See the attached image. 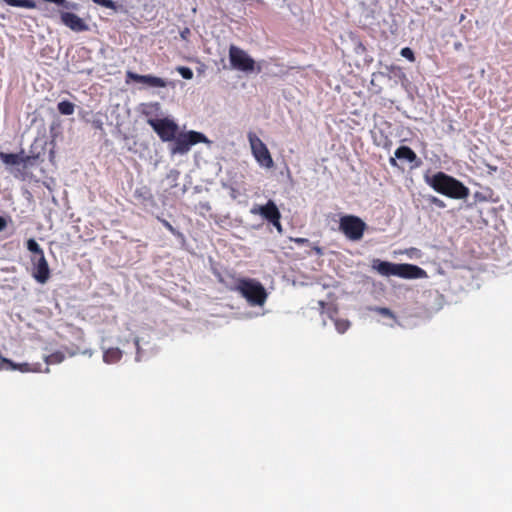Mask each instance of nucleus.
Segmentation results:
<instances>
[{
    "label": "nucleus",
    "instance_id": "f257e3e1",
    "mask_svg": "<svg viewBox=\"0 0 512 512\" xmlns=\"http://www.w3.org/2000/svg\"><path fill=\"white\" fill-rule=\"evenodd\" d=\"M426 183L437 193L452 199H466L470 190L461 181L442 171L425 177Z\"/></svg>",
    "mask_w": 512,
    "mask_h": 512
},
{
    "label": "nucleus",
    "instance_id": "f03ea898",
    "mask_svg": "<svg viewBox=\"0 0 512 512\" xmlns=\"http://www.w3.org/2000/svg\"><path fill=\"white\" fill-rule=\"evenodd\" d=\"M373 270L377 271L382 276H397L403 279H420L427 276V273L421 267L409 263H392L382 261L378 258L373 259L371 262Z\"/></svg>",
    "mask_w": 512,
    "mask_h": 512
},
{
    "label": "nucleus",
    "instance_id": "7ed1b4c3",
    "mask_svg": "<svg viewBox=\"0 0 512 512\" xmlns=\"http://www.w3.org/2000/svg\"><path fill=\"white\" fill-rule=\"evenodd\" d=\"M231 289L240 293L251 306H263L268 297L265 287L251 278H238Z\"/></svg>",
    "mask_w": 512,
    "mask_h": 512
},
{
    "label": "nucleus",
    "instance_id": "20e7f679",
    "mask_svg": "<svg viewBox=\"0 0 512 512\" xmlns=\"http://www.w3.org/2000/svg\"><path fill=\"white\" fill-rule=\"evenodd\" d=\"M209 140L207 137L197 131H188L177 133L175 138L173 139V143L170 147V151L172 154H186L191 149L193 145L198 143H208Z\"/></svg>",
    "mask_w": 512,
    "mask_h": 512
},
{
    "label": "nucleus",
    "instance_id": "39448f33",
    "mask_svg": "<svg viewBox=\"0 0 512 512\" xmlns=\"http://www.w3.org/2000/svg\"><path fill=\"white\" fill-rule=\"evenodd\" d=\"M366 229L367 224L356 215H343L339 219V231L350 241H360Z\"/></svg>",
    "mask_w": 512,
    "mask_h": 512
},
{
    "label": "nucleus",
    "instance_id": "423d86ee",
    "mask_svg": "<svg viewBox=\"0 0 512 512\" xmlns=\"http://www.w3.org/2000/svg\"><path fill=\"white\" fill-rule=\"evenodd\" d=\"M248 140L251 152L257 163L264 168L270 169L274 166L273 158L266 144L253 132L248 133Z\"/></svg>",
    "mask_w": 512,
    "mask_h": 512
},
{
    "label": "nucleus",
    "instance_id": "0eeeda50",
    "mask_svg": "<svg viewBox=\"0 0 512 512\" xmlns=\"http://www.w3.org/2000/svg\"><path fill=\"white\" fill-rule=\"evenodd\" d=\"M229 61L232 68L238 71L251 73L255 70V60L246 51L235 45L229 47Z\"/></svg>",
    "mask_w": 512,
    "mask_h": 512
},
{
    "label": "nucleus",
    "instance_id": "6e6552de",
    "mask_svg": "<svg viewBox=\"0 0 512 512\" xmlns=\"http://www.w3.org/2000/svg\"><path fill=\"white\" fill-rule=\"evenodd\" d=\"M147 123L153 128L163 142L173 141L179 130L178 125L169 118H151L147 120Z\"/></svg>",
    "mask_w": 512,
    "mask_h": 512
},
{
    "label": "nucleus",
    "instance_id": "1a4fd4ad",
    "mask_svg": "<svg viewBox=\"0 0 512 512\" xmlns=\"http://www.w3.org/2000/svg\"><path fill=\"white\" fill-rule=\"evenodd\" d=\"M31 263L33 265L32 275L34 279L38 283H46L50 278V269L45 255L31 256Z\"/></svg>",
    "mask_w": 512,
    "mask_h": 512
},
{
    "label": "nucleus",
    "instance_id": "9d476101",
    "mask_svg": "<svg viewBox=\"0 0 512 512\" xmlns=\"http://www.w3.org/2000/svg\"><path fill=\"white\" fill-rule=\"evenodd\" d=\"M126 77L128 80H131L135 83L144 84L148 87L165 88L167 86L166 80L154 75H140L132 71H127Z\"/></svg>",
    "mask_w": 512,
    "mask_h": 512
},
{
    "label": "nucleus",
    "instance_id": "9b49d317",
    "mask_svg": "<svg viewBox=\"0 0 512 512\" xmlns=\"http://www.w3.org/2000/svg\"><path fill=\"white\" fill-rule=\"evenodd\" d=\"M251 213L261 215L268 222L281 218V213L272 200H268L265 205L253 207Z\"/></svg>",
    "mask_w": 512,
    "mask_h": 512
},
{
    "label": "nucleus",
    "instance_id": "f8f14e48",
    "mask_svg": "<svg viewBox=\"0 0 512 512\" xmlns=\"http://www.w3.org/2000/svg\"><path fill=\"white\" fill-rule=\"evenodd\" d=\"M61 22L75 32H82L88 29V25L78 15L72 12H61Z\"/></svg>",
    "mask_w": 512,
    "mask_h": 512
},
{
    "label": "nucleus",
    "instance_id": "ddd939ff",
    "mask_svg": "<svg viewBox=\"0 0 512 512\" xmlns=\"http://www.w3.org/2000/svg\"><path fill=\"white\" fill-rule=\"evenodd\" d=\"M394 155L399 160H404L409 163L417 162L416 166L420 164V160L418 159L416 153L408 146H400L398 147Z\"/></svg>",
    "mask_w": 512,
    "mask_h": 512
},
{
    "label": "nucleus",
    "instance_id": "4468645a",
    "mask_svg": "<svg viewBox=\"0 0 512 512\" xmlns=\"http://www.w3.org/2000/svg\"><path fill=\"white\" fill-rule=\"evenodd\" d=\"M134 197L141 203H151L154 201L153 194L147 186L136 188L134 191Z\"/></svg>",
    "mask_w": 512,
    "mask_h": 512
},
{
    "label": "nucleus",
    "instance_id": "2eb2a0df",
    "mask_svg": "<svg viewBox=\"0 0 512 512\" xmlns=\"http://www.w3.org/2000/svg\"><path fill=\"white\" fill-rule=\"evenodd\" d=\"M0 159L7 165H18L21 162H27L30 157L22 158L20 155L15 153H4L0 152Z\"/></svg>",
    "mask_w": 512,
    "mask_h": 512
},
{
    "label": "nucleus",
    "instance_id": "dca6fc26",
    "mask_svg": "<svg viewBox=\"0 0 512 512\" xmlns=\"http://www.w3.org/2000/svg\"><path fill=\"white\" fill-rule=\"evenodd\" d=\"M122 357V352L118 348H112L105 351L103 359L106 363L118 362Z\"/></svg>",
    "mask_w": 512,
    "mask_h": 512
},
{
    "label": "nucleus",
    "instance_id": "f3484780",
    "mask_svg": "<svg viewBox=\"0 0 512 512\" xmlns=\"http://www.w3.org/2000/svg\"><path fill=\"white\" fill-rule=\"evenodd\" d=\"M6 4L13 7H23L28 9H34L36 3L33 0H3Z\"/></svg>",
    "mask_w": 512,
    "mask_h": 512
},
{
    "label": "nucleus",
    "instance_id": "a211bd4d",
    "mask_svg": "<svg viewBox=\"0 0 512 512\" xmlns=\"http://www.w3.org/2000/svg\"><path fill=\"white\" fill-rule=\"evenodd\" d=\"M57 109L62 115H72L75 111V105L70 101L64 100L58 103Z\"/></svg>",
    "mask_w": 512,
    "mask_h": 512
},
{
    "label": "nucleus",
    "instance_id": "6ab92c4d",
    "mask_svg": "<svg viewBox=\"0 0 512 512\" xmlns=\"http://www.w3.org/2000/svg\"><path fill=\"white\" fill-rule=\"evenodd\" d=\"M27 249L32 253V256H40L44 254L43 249L34 239L27 241Z\"/></svg>",
    "mask_w": 512,
    "mask_h": 512
},
{
    "label": "nucleus",
    "instance_id": "aec40b11",
    "mask_svg": "<svg viewBox=\"0 0 512 512\" xmlns=\"http://www.w3.org/2000/svg\"><path fill=\"white\" fill-rule=\"evenodd\" d=\"M157 220L170 232L172 233L174 236L178 237V238H183V234L177 230L176 228H174L171 223L169 221H167L166 219L164 218H161L160 216H157Z\"/></svg>",
    "mask_w": 512,
    "mask_h": 512
},
{
    "label": "nucleus",
    "instance_id": "412c9836",
    "mask_svg": "<svg viewBox=\"0 0 512 512\" xmlns=\"http://www.w3.org/2000/svg\"><path fill=\"white\" fill-rule=\"evenodd\" d=\"M65 358V355L60 352V351H57V352H54L48 356H46L45 358V362L50 365V364H58V363H61Z\"/></svg>",
    "mask_w": 512,
    "mask_h": 512
},
{
    "label": "nucleus",
    "instance_id": "4be33fe9",
    "mask_svg": "<svg viewBox=\"0 0 512 512\" xmlns=\"http://www.w3.org/2000/svg\"><path fill=\"white\" fill-rule=\"evenodd\" d=\"M334 324L336 330L341 334L345 333L350 327V322L346 319H336Z\"/></svg>",
    "mask_w": 512,
    "mask_h": 512
},
{
    "label": "nucleus",
    "instance_id": "5701e85b",
    "mask_svg": "<svg viewBox=\"0 0 512 512\" xmlns=\"http://www.w3.org/2000/svg\"><path fill=\"white\" fill-rule=\"evenodd\" d=\"M3 362L8 364L12 369H18L21 372H29V371H31V369L29 368V364H27V363L15 364L11 360L5 359V358L3 359Z\"/></svg>",
    "mask_w": 512,
    "mask_h": 512
},
{
    "label": "nucleus",
    "instance_id": "b1692460",
    "mask_svg": "<svg viewBox=\"0 0 512 512\" xmlns=\"http://www.w3.org/2000/svg\"><path fill=\"white\" fill-rule=\"evenodd\" d=\"M176 70L184 79L190 80L193 78V71L189 67L179 66Z\"/></svg>",
    "mask_w": 512,
    "mask_h": 512
},
{
    "label": "nucleus",
    "instance_id": "393cba45",
    "mask_svg": "<svg viewBox=\"0 0 512 512\" xmlns=\"http://www.w3.org/2000/svg\"><path fill=\"white\" fill-rule=\"evenodd\" d=\"M92 1L95 4L100 5L102 7H105V8H108V9H112V10H116L117 9L116 2H114L112 0H92Z\"/></svg>",
    "mask_w": 512,
    "mask_h": 512
},
{
    "label": "nucleus",
    "instance_id": "a878e982",
    "mask_svg": "<svg viewBox=\"0 0 512 512\" xmlns=\"http://www.w3.org/2000/svg\"><path fill=\"white\" fill-rule=\"evenodd\" d=\"M400 54L402 57L406 58L407 60H409L410 62H414L415 61V55H414V52L411 48L409 47H404L401 49L400 51Z\"/></svg>",
    "mask_w": 512,
    "mask_h": 512
},
{
    "label": "nucleus",
    "instance_id": "bb28decb",
    "mask_svg": "<svg viewBox=\"0 0 512 512\" xmlns=\"http://www.w3.org/2000/svg\"><path fill=\"white\" fill-rule=\"evenodd\" d=\"M430 202L432 204H434L435 206L439 207V208H444L445 207V203L443 202V200L437 198V197H432L430 199Z\"/></svg>",
    "mask_w": 512,
    "mask_h": 512
},
{
    "label": "nucleus",
    "instance_id": "cd10ccee",
    "mask_svg": "<svg viewBox=\"0 0 512 512\" xmlns=\"http://www.w3.org/2000/svg\"><path fill=\"white\" fill-rule=\"evenodd\" d=\"M190 34H191V31L189 28L185 27L183 30L180 31V37L185 40V41H188L189 37H190Z\"/></svg>",
    "mask_w": 512,
    "mask_h": 512
},
{
    "label": "nucleus",
    "instance_id": "c85d7f7f",
    "mask_svg": "<svg viewBox=\"0 0 512 512\" xmlns=\"http://www.w3.org/2000/svg\"><path fill=\"white\" fill-rule=\"evenodd\" d=\"M280 220L281 218H277V220H273L270 223L277 229L279 233H282L283 227Z\"/></svg>",
    "mask_w": 512,
    "mask_h": 512
},
{
    "label": "nucleus",
    "instance_id": "c756f323",
    "mask_svg": "<svg viewBox=\"0 0 512 512\" xmlns=\"http://www.w3.org/2000/svg\"><path fill=\"white\" fill-rule=\"evenodd\" d=\"M377 310L383 316H388V317H392V318L394 317L393 313L391 312V310L389 308H378Z\"/></svg>",
    "mask_w": 512,
    "mask_h": 512
},
{
    "label": "nucleus",
    "instance_id": "7c9ffc66",
    "mask_svg": "<svg viewBox=\"0 0 512 512\" xmlns=\"http://www.w3.org/2000/svg\"><path fill=\"white\" fill-rule=\"evenodd\" d=\"M292 241L295 242L297 245H305L309 243V240L307 238L300 237L293 238Z\"/></svg>",
    "mask_w": 512,
    "mask_h": 512
},
{
    "label": "nucleus",
    "instance_id": "2f4dec72",
    "mask_svg": "<svg viewBox=\"0 0 512 512\" xmlns=\"http://www.w3.org/2000/svg\"><path fill=\"white\" fill-rule=\"evenodd\" d=\"M7 227V221L4 217L0 216V232Z\"/></svg>",
    "mask_w": 512,
    "mask_h": 512
},
{
    "label": "nucleus",
    "instance_id": "473e14b6",
    "mask_svg": "<svg viewBox=\"0 0 512 512\" xmlns=\"http://www.w3.org/2000/svg\"><path fill=\"white\" fill-rule=\"evenodd\" d=\"M396 159H397L396 157H391L389 159V163H390L391 166H393V167H397L398 166V163H397Z\"/></svg>",
    "mask_w": 512,
    "mask_h": 512
},
{
    "label": "nucleus",
    "instance_id": "72a5a7b5",
    "mask_svg": "<svg viewBox=\"0 0 512 512\" xmlns=\"http://www.w3.org/2000/svg\"><path fill=\"white\" fill-rule=\"evenodd\" d=\"M454 48H455L456 50L461 49V48H462V43H461V42H456V43H454Z\"/></svg>",
    "mask_w": 512,
    "mask_h": 512
},
{
    "label": "nucleus",
    "instance_id": "f704fd0d",
    "mask_svg": "<svg viewBox=\"0 0 512 512\" xmlns=\"http://www.w3.org/2000/svg\"><path fill=\"white\" fill-rule=\"evenodd\" d=\"M465 18H466V16H465L464 14H462V15L460 16L459 22L464 21V19H465Z\"/></svg>",
    "mask_w": 512,
    "mask_h": 512
}]
</instances>
